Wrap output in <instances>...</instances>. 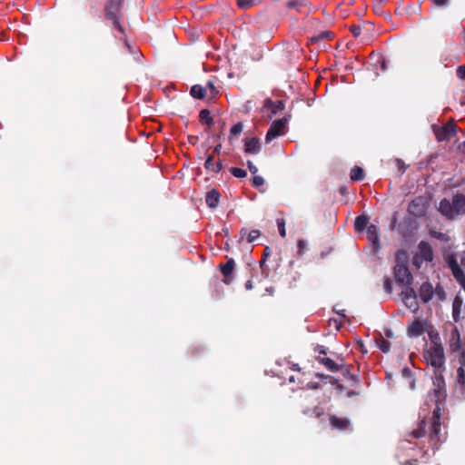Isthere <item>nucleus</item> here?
<instances>
[{"label": "nucleus", "mask_w": 465, "mask_h": 465, "mask_svg": "<svg viewBox=\"0 0 465 465\" xmlns=\"http://www.w3.org/2000/svg\"><path fill=\"white\" fill-rule=\"evenodd\" d=\"M436 407L433 410L432 416L424 418L420 420L419 427L411 431L413 438L419 439L428 436L433 449H439V444L445 441L447 432L442 431L440 423V408L439 403L445 400V381L441 371H435L433 377V389L431 390Z\"/></svg>", "instance_id": "f257e3e1"}, {"label": "nucleus", "mask_w": 465, "mask_h": 465, "mask_svg": "<svg viewBox=\"0 0 465 465\" xmlns=\"http://www.w3.org/2000/svg\"><path fill=\"white\" fill-rule=\"evenodd\" d=\"M438 211L448 220H453L458 215L465 214V195L456 193L452 201L443 198L439 203Z\"/></svg>", "instance_id": "f03ea898"}, {"label": "nucleus", "mask_w": 465, "mask_h": 465, "mask_svg": "<svg viewBox=\"0 0 465 465\" xmlns=\"http://www.w3.org/2000/svg\"><path fill=\"white\" fill-rule=\"evenodd\" d=\"M124 2V0H108L104 8L106 17L113 21L114 27L123 35L125 34V31L119 21V15Z\"/></svg>", "instance_id": "7ed1b4c3"}, {"label": "nucleus", "mask_w": 465, "mask_h": 465, "mask_svg": "<svg viewBox=\"0 0 465 465\" xmlns=\"http://www.w3.org/2000/svg\"><path fill=\"white\" fill-rule=\"evenodd\" d=\"M425 359L429 364L435 368V371H441L444 367V350L440 344L434 343L427 351Z\"/></svg>", "instance_id": "20e7f679"}, {"label": "nucleus", "mask_w": 465, "mask_h": 465, "mask_svg": "<svg viewBox=\"0 0 465 465\" xmlns=\"http://www.w3.org/2000/svg\"><path fill=\"white\" fill-rule=\"evenodd\" d=\"M430 206V199L426 196H418L414 198L408 206L410 214L415 217H422L426 214Z\"/></svg>", "instance_id": "39448f33"}, {"label": "nucleus", "mask_w": 465, "mask_h": 465, "mask_svg": "<svg viewBox=\"0 0 465 465\" xmlns=\"http://www.w3.org/2000/svg\"><path fill=\"white\" fill-rule=\"evenodd\" d=\"M290 118L291 115L289 114L285 115L282 119L274 120L266 133L265 141L269 143L274 138L283 134Z\"/></svg>", "instance_id": "423d86ee"}, {"label": "nucleus", "mask_w": 465, "mask_h": 465, "mask_svg": "<svg viewBox=\"0 0 465 465\" xmlns=\"http://www.w3.org/2000/svg\"><path fill=\"white\" fill-rule=\"evenodd\" d=\"M457 124L453 119L448 121L443 126L435 130V136L438 141L450 140L456 135Z\"/></svg>", "instance_id": "0eeeda50"}, {"label": "nucleus", "mask_w": 465, "mask_h": 465, "mask_svg": "<svg viewBox=\"0 0 465 465\" xmlns=\"http://www.w3.org/2000/svg\"><path fill=\"white\" fill-rule=\"evenodd\" d=\"M394 277L398 283L411 285L412 275L405 263H397L394 267Z\"/></svg>", "instance_id": "6e6552de"}, {"label": "nucleus", "mask_w": 465, "mask_h": 465, "mask_svg": "<svg viewBox=\"0 0 465 465\" xmlns=\"http://www.w3.org/2000/svg\"><path fill=\"white\" fill-rule=\"evenodd\" d=\"M235 267V262L232 258H229L225 263H221L219 265V269L223 275V282L229 285L232 282L233 280V271Z\"/></svg>", "instance_id": "1a4fd4ad"}, {"label": "nucleus", "mask_w": 465, "mask_h": 465, "mask_svg": "<svg viewBox=\"0 0 465 465\" xmlns=\"http://www.w3.org/2000/svg\"><path fill=\"white\" fill-rule=\"evenodd\" d=\"M244 153L247 154H257L262 149L261 141L258 137L244 138Z\"/></svg>", "instance_id": "9d476101"}, {"label": "nucleus", "mask_w": 465, "mask_h": 465, "mask_svg": "<svg viewBox=\"0 0 465 465\" xmlns=\"http://www.w3.org/2000/svg\"><path fill=\"white\" fill-rule=\"evenodd\" d=\"M419 256L422 261L431 262L433 260V250L428 242L421 241L419 245Z\"/></svg>", "instance_id": "9b49d317"}, {"label": "nucleus", "mask_w": 465, "mask_h": 465, "mask_svg": "<svg viewBox=\"0 0 465 465\" xmlns=\"http://www.w3.org/2000/svg\"><path fill=\"white\" fill-rule=\"evenodd\" d=\"M434 294V289L429 282H423L419 290V297L424 302H429Z\"/></svg>", "instance_id": "f8f14e48"}, {"label": "nucleus", "mask_w": 465, "mask_h": 465, "mask_svg": "<svg viewBox=\"0 0 465 465\" xmlns=\"http://www.w3.org/2000/svg\"><path fill=\"white\" fill-rule=\"evenodd\" d=\"M367 238L372 243L374 249L380 248V231L374 224H370L367 227Z\"/></svg>", "instance_id": "ddd939ff"}, {"label": "nucleus", "mask_w": 465, "mask_h": 465, "mask_svg": "<svg viewBox=\"0 0 465 465\" xmlns=\"http://www.w3.org/2000/svg\"><path fill=\"white\" fill-rule=\"evenodd\" d=\"M402 296L403 302L409 308L416 305L417 294L411 285L406 286L405 290L402 292Z\"/></svg>", "instance_id": "4468645a"}, {"label": "nucleus", "mask_w": 465, "mask_h": 465, "mask_svg": "<svg viewBox=\"0 0 465 465\" xmlns=\"http://www.w3.org/2000/svg\"><path fill=\"white\" fill-rule=\"evenodd\" d=\"M221 194L217 189H212L206 193L205 203L208 207L214 209L218 206Z\"/></svg>", "instance_id": "2eb2a0df"}, {"label": "nucleus", "mask_w": 465, "mask_h": 465, "mask_svg": "<svg viewBox=\"0 0 465 465\" xmlns=\"http://www.w3.org/2000/svg\"><path fill=\"white\" fill-rule=\"evenodd\" d=\"M263 107L270 109L272 114H276L277 113L284 110L285 104L281 100L273 102L271 98H267L263 102Z\"/></svg>", "instance_id": "dca6fc26"}, {"label": "nucleus", "mask_w": 465, "mask_h": 465, "mask_svg": "<svg viewBox=\"0 0 465 465\" xmlns=\"http://www.w3.org/2000/svg\"><path fill=\"white\" fill-rule=\"evenodd\" d=\"M330 423L332 428L340 430H345L349 429L350 427V420L346 418H340L335 415H332L330 417Z\"/></svg>", "instance_id": "f3484780"}, {"label": "nucleus", "mask_w": 465, "mask_h": 465, "mask_svg": "<svg viewBox=\"0 0 465 465\" xmlns=\"http://www.w3.org/2000/svg\"><path fill=\"white\" fill-rule=\"evenodd\" d=\"M450 349L455 351H460L461 349L460 335L456 326H454L450 333Z\"/></svg>", "instance_id": "a211bd4d"}, {"label": "nucleus", "mask_w": 465, "mask_h": 465, "mask_svg": "<svg viewBox=\"0 0 465 465\" xmlns=\"http://www.w3.org/2000/svg\"><path fill=\"white\" fill-rule=\"evenodd\" d=\"M370 217L365 214H361L356 217L354 222V229L357 232H362L369 224Z\"/></svg>", "instance_id": "6ab92c4d"}, {"label": "nucleus", "mask_w": 465, "mask_h": 465, "mask_svg": "<svg viewBox=\"0 0 465 465\" xmlns=\"http://www.w3.org/2000/svg\"><path fill=\"white\" fill-rule=\"evenodd\" d=\"M424 332V326L419 320L414 321L408 328V334L412 337L420 336Z\"/></svg>", "instance_id": "aec40b11"}, {"label": "nucleus", "mask_w": 465, "mask_h": 465, "mask_svg": "<svg viewBox=\"0 0 465 465\" xmlns=\"http://www.w3.org/2000/svg\"><path fill=\"white\" fill-rule=\"evenodd\" d=\"M316 360L322 365H324V367L332 371V372H336L340 370L339 368V365L334 362V361H332L331 358H328V357H321V356H318L316 358Z\"/></svg>", "instance_id": "412c9836"}, {"label": "nucleus", "mask_w": 465, "mask_h": 465, "mask_svg": "<svg viewBox=\"0 0 465 465\" xmlns=\"http://www.w3.org/2000/svg\"><path fill=\"white\" fill-rule=\"evenodd\" d=\"M223 164L221 161L213 162V156L209 155L204 163V168L213 173H219L222 170Z\"/></svg>", "instance_id": "4be33fe9"}, {"label": "nucleus", "mask_w": 465, "mask_h": 465, "mask_svg": "<svg viewBox=\"0 0 465 465\" xmlns=\"http://www.w3.org/2000/svg\"><path fill=\"white\" fill-rule=\"evenodd\" d=\"M333 36H334V34L331 31H329V30L322 31V32H319L318 34L314 35L313 36H312L310 38L308 44L312 45V44L317 43L322 40L332 39Z\"/></svg>", "instance_id": "5701e85b"}, {"label": "nucleus", "mask_w": 465, "mask_h": 465, "mask_svg": "<svg viewBox=\"0 0 465 465\" xmlns=\"http://www.w3.org/2000/svg\"><path fill=\"white\" fill-rule=\"evenodd\" d=\"M461 307L462 300L459 296H456L452 303V317L456 322L460 320Z\"/></svg>", "instance_id": "b1692460"}, {"label": "nucleus", "mask_w": 465, "mask_h": 465, "mask_svg": "<svg viewBox=\"0 0 465 465\" xmlns=\"http://www.w3.org/2000/svg\"><path fill=\"white\" fill-rule=\"evenodd\" d=\"M452 275L456 279V281L464 288L465 290V274L463 272V270L460 265H455L454 268H452Z\"/></svg>", "instance_id": "393cba45"}, {"label": "nucleus", "mask_w": 465, "mask_h": 465, "mask_svg": "<svg viewBox=\"0 0 465 465\" xmlns=\"http://www.w3.org/2000/svg\"><path fill=\"white\" fill-rule=\"evenodd\" d=\"M190 94L196 99H203L206 95V88L200 84H194L192 86Z\"/></svg>", "instance_id": "a878e982"}, {"label": "nucleus", "mask_w": 465, "mask_h": 465, "mask_svg": "<svg viewBox=\"0 0 465 465\" xmlns=\"http://www.w3.org/2000/svg\"><path fill=\"white\" fill-rule=\"evenodd\" d=\"M200 122L210 126L213 124V119L211 116V112L208 109H203L199 113Z\"/></svg>", "instance_id": "bb28decb"}, {"label": "nucleus", "mask_w": 465, "mask_h": 465, "mask_svg": "<svg viewBox=\"0 0 465 465\" xmlns=\"http://www.w3.org/2000/svg\"><path fill=\"white\" fill-rule=\"evenodd\" d=\"M364 177V172L361 167L354 166L350 173V178L351 181L358 182L361 181Z\"/></svg>", "instance_id": "cd10ccee"}, {"label": "nucleus", "mask_w": 465, "mask_h": 465, "mask_svg": "<svg viewBox=\"0 0 465 465\" xmlns=\"http://www.w3.org/2000/svg\"><path fill=\"white\" fill-rule=\"evenodd\" d=\"M302 413L309 417L319 418L322 415L323 411L318 406H313L312 408H305L302 410Z\"/></svg>", "instance_id": "c85d7f7f"}, {"label": "nucleus", "mask_w": 465, "mask_h": 465, "mask_svg": "<svg viewBox=\"0 0 465 465\" xmlns=\"http://www.w3.org/2000/svg\"><path fill=\"white\" fill-rule=\"evenodd\" d=\"M306 5V0H288L285 6L289 9H295L301 12L302 7Z\"/></svg>", "instance_id": "c756f323"}, {"label": "nucleus", "mask_w": 465, "mask_h": 465, "mask_svg": "<svg viewBox=\"0 0 465 465\" xmlns=\"http://www.w3.org/2000/svg\"><path fill=\"white\" fill-rule=\"evenodd\" d=\"M377 342V345L379 347V349L384 352V353H387L390 351V349H391V343L390 341H388L387 340L383 339V337L381 336L380 339H378L376 341Z\"/></svg>", "instance_id": "7c9ffc66"}, {"label": "nucleus", "mask_w": 465, "mask_h": 465, "mask_svg": "<svg viewBox=\"0 0 465 465\" xmlns=\"http://www.w3.org/2000/svg\"><path fill=\"white\" fill-rule=\"evenodd\" d=\"M242 130H243V124H242V123H241V122H240V123H238V124H234V125L231 128V130H230V137H229V141H230V143L232 142V137H233V136H237V135H239V134L242 132Z\"/></svg>", "instance_id": "2f4dec72"}, {"label": "nucleus", "mask_w": 465, "mask_h": 465, "mask_svg": "<svg viewBox=\"0 0 465 465\" xmlns=\"http://www.w3.org/2000/svg\"><path fill=\"white\" fill-rule=\"evenodd\" d=\"M237 5L242 9H247L253 6L259 0H236Z\"/></svg>", "instance_id": "473e14b6"}, {"label": "nucleus", "mask_w": 465, "mask_h": 465, "mask_svg": "<svg viewBox=\"0 0 465 465\" xmlns=\"http://www.w3.org/2000/svg\"><path fill=\"white\" fill-rule=\"evenodd\" d=\"M230 173L237 178H244L247 175V172L244 169L238 167L230 168Z\"/></svg>", "instance_id": "72a5a7b5"}, {"label": "nucleus", "mask_w": 465, "mask_h": 465, "mask_svg": "<svg viewBox=\"0 0 465 465\" xmlns=\"http://www.w3.org/2000/svg\"><path fill=\"white\" fill-rule=\"evenodd\" d=\"M457 381L462 386H465V367L460 366L457 371Z\"/></svg>", "instance_id": "f704fd0d"}, {"label": "nucleus", "mask_w": 465, "mask_h": 465, "mask_svg": "<svg viewBox=\"0 0 465 465\" xmlns=\"http://www.w3.org/2000/svg\"><path fill=\"white\" fill-rule=\"evenodd\" d=\"M261 236V232L259 230H252L247 234V242H252L257 240Z\"/></svg>", "instance_id": "c9c22d12"}, {"label": "nucleus", "mask_w": 465, "mask_h": 465, "mask_svg": "<svg viewBox=\"0 0 465 465\" xmlns=\"http://www.w3.org/2000/svg\"><path fill=\"white\" fill-rule=\"evenodd\" d=\"M430 236H432L436 239H439L440 241L447 242L449 240V237L447 236V234L440 232L431 230V231H430Z\"/></svg>", "instance_id": "e433bc0d"}, {"label": "nucleus", "mask_w": 465, "mask_h": 465, "mask_svg": "<svg viewBox=\"0 0 465 465\" xmlns=\"http://www.w3.org/2000/svg\"><path fill=\"white\" fill-rule=\"evenodd\" d=\"M434 293L437 295L439 300L443 301L446 298V293L443 287L440 284H438L434 290Z\"/></svg>", "instance_id": "4c0bfd02"}, {"label": "nucleus", "mask_w": 465, "mask_h": 465, "mask_svg": "<svg viewBox=\"0 0 465 465\" xmlns=\"http://www.w3.org/2000/svg\"><path fill=\"white\" fill-rule=\"evenodd\" d=\"M279 233L282 237H285L286 230H285V222L283 219H277L276 221Z\"/></svg>", "instance_id": "58836bf2"}, {"label": "nucleus", "mask_w": 465, "mask_h": 465, "mask_svg": "<svg viewBox=\"0 0 465 465\" xmlns=\"http://www.w3.org/2000/svg\"><path fill=\"white\" fill-rule=\"evenodd\" d=\"M264 183V179L260 176V175H254L253 178H252V185L254 187H260L262 185H263Z\"/></svg>", "instance_id": "ea45409f"}, {"label": "nucleus", "mask_w": 465, "mask_h": 465, "mask_svg": "<svg viewBox=\"0 0 465 465\" xmlns=\"http://www.w3.org/2000/svg\"><path fill=\"white\" fill-rule=\"evenodd\" d=\"M206 88L210 89L211 94L213 97L218 94V90L216 89L214 84L212 81H208L206 84Z\"/></svg>", "instance_id": "a19ab883"}, {"label": "nucleus", "mask_w": 465, "mask_h": 465, "mask_svg": "<svg viewBox=\"0 0 465 465\" xmlns=\"http://www.w3.org/2000/svg\"><path fill=\"white\" fill-rule=\"evenodd\" d=\"M247 166H248V169L249 171L252 173V174H255L257 172H258V168L253 164V163L252 161H247Z\"/></svg>", "instance_id": "79ce46f5"}, {"label": "nucleus", "mask_w": 465, "mask_h": 465, "mask_svg": "<svg viewBox=\"0 0 465 465\" xmlns=\"http://www.w3.org/2000/svg\"><path fill=\"white\" fill-rule=\"evenodd\" d=\"M306 247H307V244H306L305 241L299 240V242H298L299 254H302V252L306 249Z\"/></svg>", "instance_id": "37998d69"}, {"label": "nucleus", "mask_w": 465, "mask_h": 465, "mask_svg": "<svg viewBox=\"0 0 465 465\" xmlns=\"http://www.w3.org/2000/svg\"><path fill=\"white\" fill-rule=\"evenodd\" d=\"M433 4L436 5V6H446L449 5L450 3V0H432Z\"/></svg>", "instance_id": "c03bdc74"}, {"label": "nucleus", "mask_w": 465, "mask_h": 465, "mask_svg": "<svg viewBox=\"0 0 465 465\" xmlns=\"http://www.w3.org/2000/svg\"><path fill=\"white\" fill-rule=\"evenodd\" d=\"M384 289L386 290V292L388 293H391V291H392L391 282V280L389 278H386L385 281H384Z\"/></svg>", "instance_id": "a18cd8bd"}, {"label": "nucleus", "mask_w": 465, "mask_h": 465, "mask_svg": "<svg viewBox=\"0 0 465 465\" xmlns=\"http://www.w3.org/2000/svg\"><path fill=\"white\" fill-rule=\"evenodd\" d=\"M457 74L459 77L465 79V65H460L458 67Z\"/></svg>", "instance_id": "49530a36"}, {"label": "nucleus", "mask_w": 465, "mask_h": 465, "mask_svg": "<svg viewBox=\"0 0 465 465\" xmlns=\"http://www.w3.org/2000/svg\"><path fill=\"white\" fill-rule=\"evenodd\" d=\"M351 31V33H352L354 37H358L361 35V29L360 26H352Z\"/></svg>", "instance_id": "de8ad7c7"}, {"label": "nucleus", "mask_w": 465, "mask_h": 465, "mask_svg": "<svg viewBox=\"0 0 465 465\" xmlns=\"http://www.w3.org/2000/svg\"><path fill=\"white\" fill-rule=\"evenodd\" d=\"M459 362L460 363V366H464L465 367V350H463L460 353Z\"/></svg>", "instance_id": "09e8293b"}, {"label": "nucleus", "mask_w": 465, "mask_h": 465, "mask_svg": "<svg viewBox=\"0 0 465 465\" xmlns=\"http://www.w3.org/2000/svg\"><path fill=\"white\" fill-rule=\"evenodd\" d=\"M188 141L191 144L194 145L198 143L199 141V137L198 136H195V135H190L188 137Z\"/></svg>", "instance_id": "8fccbe9b"}, {"label": "nucleus", "mask_w": 465, "mask_h": 465, "mask_svg": "<svg viewBox=\"0 0 465 465\" xmlns=\"http://www.w3.org/2000/svg\"><path fill=\"white\" fill-rule=\"evenodd\" d=\"M306 387L308 389L317 390L320 388V384L318 382H308Z\"/></svg>", "instance_id": "3c124183"}, {"label": "nucleus", "mask_w": 465, "mask_h": 465, "mask_svg": "<svg viewBox=\"0 0 465 465\" xmlns=\"http://www.w3.org/2000/svg\"><path fill=\"white\" fill-rule=\"evenodd\" d=\"M402 376L406 378H411V371L409 368H404L402 370Z\"/></svg>", "instance_id": "603ef678"}, {"label": "nucleus", "mask_w": 465, "mask_h": 465, "mask_svg": "<svg viewBox=\"0 0 465 465\" xmlns=\"http://www.w3.org/2000/svg\"><path fill=\"white\" fill-rule=\"evenodd\" d=\"M221 149H222V143H218L214 148H213V153H217L219 154L221 153Z\"/></svg>", "instance_id": "864d4df0"}, {"label": "nucleus", "mask_w": 465, "mask_h": 465, "mask_svg": "<svg viewBox=\"0 0 465 465\" xmlns=\"http://www.w3.org/2000/svg\"><path fill=\"white\" fill-rule=\"evenodd\" d=\"M270 254H271V249L269 246H266L263 251L262 258H267Z\"/></svg>", "instance_id": "5fc2aeb1"}, {"label": "nucleus", "mask_w": 465, "mask_h": 465, "mask_svg": "<svg viewBox=\"0 0 465 465\" xmlns=\"http://www.w3.org/2000/svg\"><path fill=\"white\" fill-rule=\"evenodd\" d=\"M240 234H241V240H242V239H243V237H244V236H246V235L248 234V231H247V229L242 228V229L241 230V232H240Z\"/></svg>", "instance_id": "6e6d98bb"}, {"label": "nucleus", "mask_w": 465, "mask_h": 465, "mask_svg": "<svg viewBox=\"0 0 465 465\" xmlns=\"http://www.w3.org/2000/svg\"><path fill=\"white\" fill-rule=\"evenodd\" d=\"M252 282L251 280L247 281L246 283H245V289L246 290H252Z\"/></svg>", "instance_id": "4d7b16f0"}, {"label": "nucleus", "mask_w": 465, "mask_h": 465, "mask_svg": "<svg viewBox=\"0 0 465 465\" xmlns=\"http://www.w3.org/2000/svg\"><path fill=\"white\" fill-rule=\"evenodd\" d=\"M449 264H450V267L451 270H452V268H454L455 265H459L455 259L450 260Z\"/></svg>", "instance_id": "13d9d810"}, {"label": "nucleus", "mask_w": 465, "mask_h": 465, "mask_svg": "<svg viewBox=\"0 0 465 465\" xmlns=\"http://www.w3.org/2000/svg\"><path fill=\"white\" fill-rule=\"evenodd\" d=\"M317 351H319L320 354H323V355L326 354V351L323 346H318Z\"/></svg>", "instance_id": "bf43d9fd"}, {"label": "nucleus", "mask_w": 465, "mask_h": 465, "mask_svg": "<svg viewBox=\"0 0 465 465\" xmlns=\"http://www.w3.org/2000/svg\"><path fill=\"white\" fill-rule=\"evenodd\" d=\"M315 376H316V377H318V378H321V379H327V378H330V376H329V375H324V374H322V373H316V374H315Z\"/></svg>", "instance_id": "052dcab7"}, {"label": "nucleus", "mask_w": 465, "mask_h": 465, "mask_svg": "<svg viewBox=\"0 0 465 465\" xmlns=\"http://www.w3.org/2000/svg\"><path fill=\"white\" fill-rule=\"evenodd\" d=\"M460 37L462 39V41L465 43V29H463L460 33Z\"/></svg>", "instance_id": "680f3d73"}, {"label": "nucleus", "mask_w": 465, "mask_h": 465, "mask_svg": "<svg viewBox=\"0 0 465 465\" xmlns=\"http://www.w3.org/2000/svg\"><path fill=\"white\" fill-rule=\"evenodd\" d=\"M380 62H381V68H382L383 70H385V69H386L385 60H384V59H381V60H380Z\"/></svg>", "instance_id": "e2e57ef3"}, {"label": "nucleus", "mask_w": 465, "mask_h": 465, "mask_svg": "<svg viewBox=\"0 0 465 465\" xmlns=\"http://www.w3.org/2000/svg\"><path fill=\"white\" fill-rule=\"evenodd\" d=\"M289 381H290L291 383H293V382H295V381H296V378H295L293 375H292V376H290V377H289Z\"/></svg>", "instance_id": "0e129e2a"}, {"label": "nucleus", "mask_w": 465, "mask_h": 465, "mask_svg": "<svg viewBox=\"0 0 465 465\" xmlns=\"http://www.w3.org/2000/svg\"><path fill=\"white\" fill-rule=\"evenodd\" d=\"M292 370L300 371L301 369L299 368L298 364H293L292 367Z\"/></svg>", "instance_id": "69168bd1"}, {"label": "nucleus", "mask_w": 465, "mask_h": 465, "mask_svg": "<svg viewBox=\"0 0 465 465\" xmlns=\"http://www.w3.org/2000/svg\"><path fill=\"white\" fill-rule=\"evenodd\" d=\"M265 260L266 258H262L261 261H260V266L262 267L265 263Z\"/></svg>", "instance_id": "338daca9"}, {"label": "nucleus", "mask_w": 465, "mask_h": 465, "mask_svg": "<svg viewBox=\"0 0 465 465\" xmlns=\"http://www.w3.org/2000/svg\"><path fill=\"white\" fill-rule=\"evenodd\" d=\"M461 263L465 266V253L461 257Z\"/></svg>", "instance_id": "774afa93"}]
</instances>
